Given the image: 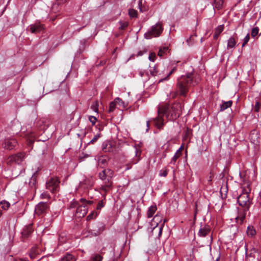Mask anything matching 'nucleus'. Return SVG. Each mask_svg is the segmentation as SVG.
<instances>
[{
	"mask_svg": "<svg viewBox=\"0 0 261 261\" xmlns=\"http://www.w3.org/2000/svg\"><path fill=\"white\" fill-rule=\"evenodd\" d=\"M116 105L117 103L116 102H115V100H114V101H112L110 103L109 109V112L110 113L113 112L114 110Z\"/></svg>",
	"mask_w": 261,
	"mask_h": 261,
	"instance_id": "40",
	"label": "nucleus"
},
{
	"mask_svg": "<svg viewBox=\"0 0 261 261\" xmlns=\"http://www.w3.org/2000/svg\"><path fill=\"white\" fill-rule=\"evenodd\" d=\"M105 202L103 200H100L97 205V209L100 210L102 207L105 206Z\"/></svg>",
	"mask_w": 261,
	"mask_h": 261,
	"instance_id": "44",
	"label": "nucleus"
},
{
	"mask_svg": "<svg viewBox=\"0 0 261 261\" xmlns=\"http://www.w3.org/2000/svg\"><path fill=\"white\" fill-rule=\"evenodd\" d=\"M163 31V28L161 22H158L152 25L148 31L144 34V37L146 39H150L153 37L160 36Z\"/></svg>",
	"mask_w": 261,
	"mask_h": 261,
	"instance_id": "5",
	"label": "nucleus"
},
{
	"mask_svg": "<svg viewBox=\"0 0 261 261\" xmlns=\"http://www.w3.org/2000/svg\"><path fill=\"white\" fill-rule=\"evenodd\" d=\"M17 144V141L13 138H7L3 143L4 147L8 150L14 148Z\"/></svg>",
	"mask_w": 261,
	"mask_h": 261,
	"instance_id": "10",
	"label": "nucleus"
},
{
	"mask_svg": "<svg viewBox=\"0 0 261 261\" xmlns=\"http://www.w3.org/2000/svg\"><path fill=\"white\" fill-rule=\"evenodd\" d=\"M134 149H135V152L136 153V155H138V152L139 151L138 150L137 148H134Z\"/></svg>",
	"mask_w": 261,
	"mask_h": 261,
	"instance_id": "54",
	"label": "nucleus"
},
{
	"mask_svg": "<svg viewBox=\"0 0 261 261\" xmlns=\"http://www.w3.org/2000/svg\"><path fill=\"white\" fill-rule=\"evenodd\" d=\"M102 257L100 254H92L89 261H101Z\"/></svg>",
	"mask_w": 261,
	"mask_h": 261,
	"instance_id": "27",
	"label": "nucleus"
},
{
	"mask_svg": "<svg viewBox=\"0 0 261 261\" xmlns=\"http://www.w3.org/2000/svg\"><path fill=\"white\" fill-rule=\"evenodd\" d=\"M181 147L179 148L177 151L176 152H175V154L174 155V156L172 157V158L171 159V160L170 162V164H175V162L176 161V160H177L178 158H179L180 157V156L181 155V152H180V149H181Z\"/></svg>",
	"mask_w": 261,
	"mask_h": 261,
	"instance_id": "23",
	"label": "nucleus"
},
{
	"mask_svg": "<svg viewBox=\"0 0 261 261\" xmlns=\"http://www.w3.org/2000/svg\"><path fill=\"white\" fill-rule=\"evenodd\" d=\"M1 215H2V213H1V212H0V216H1Z\"/></svg>",
	"mask_w": 261,
	"mask_h": 261,
	"instance_id": "64",
	"label": "nucleus"
},
{
	"mask_svg": "<svg viewBox=\"0 0 261 261\" xmlns=\"http://www.w3.org/2000/svg\"><path fill=\"white\" fill-rule=\"evenodd\" d=\"M256 230L254 229V227L251 225H249L247 227V233L248 236L253 237H254L256 234Z\"/></svg>",
	"mask_w": 261,
	"mask_h": 261,
	"instance_id": "24",
	"label": "nucleus"
},
{
	"mask_svg": "<svg viewBox=\"0 0 261 261\" xmlns=\"http://www.w3.org/2000/svg\"><path fill=\"white\" fill-rule=\"evenodd\" d=\"M237 42L234 37H231L227 41V48H233L236 46Z\"/></svg>",
	"mask_w": 261,
	"mask_h": 261,
	"instance_id": "22",
	"label": "nucleus"
},
{
	"mask_svg": "<svg viewBox=\"0 0 261 261\" xmlns=\"http://www.w3.org/2000/svg\"><path fill=\"white\" fill-rule=\"evenodd\" d=\"M93 213H91L90 214H89L88 216H87V219L88 220H91L93 218Z\"/></svg>",
	"mask_w": 261,
	"mask_h": 261,
	"instance_id": "50",
	"label": "nucleus"
},
{
	"mask_svg": "<svg viewBox=\"0 0 261 261\" xmlns=\"http://www.w3.org/2000/svg\"><path fill=\"white\" fill-rule=\"evenodd\" d=\"M246 261H260L261 255L259 250L254 247L246 249Z\"/></svg>",
	"mask_w": 261,
	"mask_h": 261,
	"instance_id": "6",
	"label": "nucleus"
},
{
	"mask_svg": "<svg viewBox=\"0 0 261 261\" xmlns=\"http://www.w3.org/2000/svg\"><path fill=\"white\" fill-rule=\"evenodd\" d=\"M139 75L141 77H145V81L148 80L149 79V75L144 70H141L139 72Z\"/></svg>",
	"mask_w": 261,
	"mask_h": 261,
	"instance_id": "34",
	"label": "nucleus"
},
{
	"mask_svg": "<svg viewBox=\"0 0 261 261\" xmlns=\"http://www.w3.org/2000/svg\"><path fill=\"white\" fill-rule=\"evenodd\" d=\"M50 196L49 195L47 192H43L41 194V198H49Z\"/></svg>",
	"mask_w": 261,
	"mask_h": 261,
	"instance_id": "47",
	"label": "nucleus"
},
{
	"mask_svg": "<svg viewBox=\"0 0 261 261\" xmlns=\"http://www.w3.org/2000/svg\"><path fill=\"white\" fill-rule=\"evenodd\" d=\"M249 139L252 143L257 145L259 142L258 132L256 130H252L249 135Z\"/></svg>",
	"mask_w": 261,
	"mask_h": 261,
	"instance_id": "14",
	"label": "nucleus"
},
{
	"mask_svg": "<svg viewBox=\"0 0 261 261\" xmlns=\"http://www.w3.org/2000/svg\"><path fill=\"white\" fill-rule=\"evenodd\" d=\"M211 228L207 225H204V226H201V228L199 229L198 231V236L199 237H205L208 236L210 238V245L212 241V234H210Z\"/></svg>",
	"mask_w": 261,
	"mask_h": 261,
	"instance_id": "9",
	"label": "nucleus"
},
{
	"mask_svg": "<svg viewBox=\"0 0 261 261\" xmlns=\"http://www.w3.org/2000/svg\"><path fill=\"white\" fill-rule=\"evenodd\" d=\"M128 14L130 17L135 18L137 16V11L134 9H129Z\"/></svg>",
	"mask_w": 261,
	"mask_h": 261,
	"instance_id": "36",
	"label": "nucleus"
},
{
	"mask_svg": "<svg viewBox=\"0 0 261 261\" xmlns=\"http://www.w3.org/2000/svg\"><path fill=\"white\" fill-rule=\"evenodd\" d=\"M98 176L103 182L100 189L104 192L102 196L105 199L107 193L111 189L112 186L113 171L110 169H105L99 173Z\"/></svg>",
	"mask_w": 261,
	"mask_h": 261,
	"instance_id": "4",
	"label": "nucleus"
},
{
	"mask_svg": "<svg viewBox=\"0 0 261 261\" xmlns=\"http://www.w3.org/2000/svg\"><path fill=\"white\" fill-rule=\"evenodd\" d=\"M97 163L100 166H105L107 163V159L104 157H100L98 159Z\"/></svg>",
	"mask_w": 261,
	"mask_h": 261,
	"instance_id": "31",
	"label": "nucleus"
},
{
	"mask_svg": "<svg viewBox=\"0 0 261 261\" xmlns=\"http://www.w3.org/2000/svg\"><path fill=\"white\" fill-rule=\"evenodd\" d=\"M94 179L93 177H86L84 180L81 181L80 184L81 186L84 185V188H89L92 187L94 184Z\"/></svg>",
	"mask_w": 261,
	"mask_h": 261,
	"instance_id": "15",
	"label": "nucleus"
},
{
	"mask_svg": "<svg viewBox=\"0 0 261 261\" xmlns=\"http://www.w3.org/2000/svg\"><path fill=\"white\" fill-rule=\"evenodd\" d=\"M250 189L247 190L243 189L242 193L237 197L238 203L242 208L238 209V214L236 220V222L240 224L244 222L246 213L252 203L251 199L250 197Z\"/></svg>",
	"mask_w": 261,
	"mask_h": 261,
	"instance_id": "2",
	"label": "nucleus"
},
{
	"mask_svg": "<svg viewBox=\"0 0 261 261\" xmlns=\"http://www.w3.org/2000/svg\"><path fill=\"white\" fill-rule=\"evenodd\" d=\"M159 70L158 69V66L155 65L152 69H150V73L152 76H156L158 75H160L161 73H159Z\"/></svg>",
	"mask_w": 261,
	"mask_h": 261,
	"instance_id": "29",
	"label": "nucleus"
},
{
	"mask_svg": "<svg viewBox=\"0 0 261 261\" xmlns=\"http://www.w3.org/2000/svg\"><path fill=\"white\" fill-rule=\"evenodd\" d=\"M60 181L57 177H50L46 182V187L52 193L59 191Z\"/></svg>",
	"mask_w": 261,
	"mask_h": 261,
	"instance_id": "8",
	"label": "nucleus"
},
{
	"mask_svg": "<svg viewBox=\"0 0 261 261\" xmlns=\"http://www.w3.org/2000/svg\"><path fill=\"white\" fill-rule=\"evenodd\" d=\"M120 26L119 27V29L124 30H125L128 26L127 22H122L120 21Z\"/></svg>",
	"mask_w": 261,
	"mask_h": 261,
	"instance_id": "42",
	"label": "nucleus"
},
{
	"mask_svg": "<svg viewBox=\"0 0 261 261\" xmlns=\"http://www.w3.org/2000/svg\"><path fill=\"white\" fill-rule=\"evenodd\" d=\"M232 104V100H229L227 101H222V103L220 105V111H223L228 108H230Z\"/></svg>",
	"mask_w": 261,
	"mask_h": 261,
	"instance_id": "20",
	"label": "nucleus"
},
{
	"mask_svg": "<svg viewBox=\"0 0 261 261\" xmlns=\"http://www.w3.org/2000/svg\"><path fill=\"white\" fill-rule=\"evenodd\" d=\"M39 251L37 247L35 246L32 247V248L31 249L29 253V256L32 259H34L36 257V255L39 254Z\"/></svg>",
	"mask_w": 261,
	"mask_h": 261,
	"instance_id": "21",
	"label": "nucleus"
},
{
	"mask_svg": "<svg viewBox=\"0 0 261 261\" xmlns=\"http://www.w3.org/2000/svg\"><path fill=\"white\" fill-rule=\"evenodd\" d=\"M92 109H93L94 111H95V112H97L98 111V109L96 107H95L94 106H93V107H91Z\"/></svg>",
	"mask_w": 261,
	"mask_h": 261,
	"instance_id": "55",
	"label": "nucleus"
},
{
	"mask_svg": "<svg viewBox=\"0 0 261 261\" xmlns=\"http://www.w3.org/2000/svg\"><path fill=\"white\" fill-rule=\"evenodd\" d=\"M66 2V0H57L55 3L53 5L52 8V11L53 12H55L56 10L59 11L58 10V7L61 4Z\"/></svg>",
	"mask_w": 261,
	"mask_h": 261,
	"instance_id": "26",
	"label": "nucleus"
},
{
	"mask_svg": "<svg viewBox=\"0 0 261 261\" xmlns=\"http://www.w3.org/2000/svg\"><path fill=\"white\" fill-rule=\"evenodd\" d=\"M257 202L260 205H261V194H260L259 196L258 197Z\"/></svg>",
	"mask_w": 261,
	"mask_h": 261,
	"instance_id": "51",
	"label": "nucleus"
},
{
	"mask_svg": "<svg viewBox=\"0 0 261 261\" xmlns=\"http://www.w3.org/2000/svg\"><path fill=\"white\" fill-rule=\"evenodd\" d=\"M198 83V80L194 79L192 73L186 75H182L177 80V87L180 94L182 96H186L188 88L194 86Z\"/></svg>",
	"mask_w": 261,
	"mask_h": 261,
	"instance_id": "3",
	"label": "nucleus"
},
{
	"mask_svg": "<svg viewBox=\"0 0 261 261\" xmlns=\"http://www.w3.org/2000/svg\"><path fill=\"white\" fill-rule=\"evenodd\" d=\"M159 236H160L162 234L163 228H162V227H160L159 228Z\"/></svg>",
	"mask_w": 261,
	"mask_h": 261,
	"instance_id": "52",
	"label": "nucleus"
},
{
	"mask_svg": "<svg viewBox=\"0 0 261 261\" xmlns=\"http://www.w3.org/2000/svg\"><path fill=\"white\" fill-rule=\"evenodd\" d=\"M47 208V204L46 202H40L35 207V214L37 215H42L45 213Z\"/></svg>",
	"mask_w": 261,
	"mask_h": 261,
	"instance_id": "11",
	"label": "nucleus"
},
{
	"mask_svg": "<svg viewBox=\"0 0 261 261\" xmlns=\"http://www.w3.org/2000/svg\"><path fill=\"white\" fill-rule=\"evenodd\" d=\"M115 102H116L117 105L123 108L125 107V103L119 97H117L115 99Z\"/></svg>",
	"mask_w": 261,
	"mask_h": 261,
	"instance_id": "32",
	"label": "nucleus"
},
{
	"mask_svg": "<svg viewBox=\"0 0 261 261\" xmlns=\"http://www.w3.org/2000/svg\"><path fill=\"white\" fill-rule=\"evenodd\" d=\"M259 29L257 27L254 28L252 29L251 35L252 37H255L258 33Z\"/></svg>",
	"mask_w": 261,
	"mask_h": 261,
	"instance_id": "39",
	"label": "nucleus"
},
{
	"mask_svg": "<svg viewBox=\"0 0 261 261\" xmlns=\"http://www.w3.org/2000/svg\"><path fill=\"white\" fill-rule=\"evenodd\" d=\"M100 137H101L100 133L97 134L96 135H95L94 136V137L92 138V139L88 143V144H94Z\"/></svg>",
	"mask_w": 261,
	"mask_h": 261,
	"instance_id": "33",
	"label": "nucleus"
},
{
	"mask_svg": "<svg viewBox=\"0 0 261 261\" xmlns=\"http://www.w3.org/2000/svg\"><path fill=\"white\" fill-rule=\"evenodd\" d=\"M174 172H175V170H174V169H173V175L174 174Z\"/></svg>",
	"mask_w": 261,
	"mask_h": 261,
	"instance_id": "62",
	"label": "nucleus"
},
{
	"mask_svg": "<svg viewBox=\"0 0 261 261\" xmlns=\"http://www.w3.org/2000/svg\"><path fill=\"white\" fill-rule=\"evenodd\" d=\"M181 111L182 107L180 103H174L171 107L167 103L160 105L158 109V117L153 119L155 125L158 128L161 129L165 123V116L167 119L174 120L180 116Z\"/></svg>",
	"mask_w": 261,
	"mask_h": 261,
	"instance_id": "1",
	"label": "nucleus"
},
{
	"mask_svg": "<svg viewBox=\"0 0 261 261\" xmlns=\"http://www.w3.org/2000/svg\"><path fill=\"white\" fill-rule=\"evenodd\" d=\"M224 30V25H220L217 27L215 30L214 34L213 35V38L214 39H217L220 34L223 32Z\"/></svg>",
	"mask_w": 261,
	"mask_h": 261,
	"instance_id": "19",
	"label": "nucleus"
},
{
	"mask_svg": "<svg viewBox=\"0 0 261 261\" xmlns=\"http://www.w3.org/2000/svg\"><path fill=\"white\" fill-rule=\"evenodd\" d=\"M156 211V206L152 205L149 207L148 211H147V217L148 218H151L153 215H154V213Z\"/></svg>",
	"mask_w": 261,
	"mask_h": 261,
	"instance_id": "25",
	"label": "nucleus"
},
{
	"mask_svg": "<svg viewBox=\"0 0 261 261\" xmlns=\"http://www.w3.org/2000/svg\"><path fill=\"white\" fill-rule=\"evenodd\" d=\"M260 106H261V104L259 102L256 101L255 103V106H254V107L253 108V110L256 112H259V111L260 110Z\"/></svg>",
	"mask_w": 261,
	"mask_h": 261,
	"instance_id": "41",
	"label": "nucleus"
},
{
	"mask_svg": "<svg viewBox=\"0 0 261 261\" xmlns=\"http://www.w3.org/2000/svg\"><path fill=\"white\" fill-rule=\"evenodd\" d=\"M223 3V0H215L214 7H215L217 9L219 10L222 8Z\"/></svg>",
	"mask_w": 261,
	"mask_h": 261,
	"instance_id": "30",
	"label": "nucleus"
},
{
	"mask_svg": "<svg viewBox=\"0 0 261 261\" xmlns=\"http://www.w3.org/2000/svg\"><path fill=\"white\" fill-rule=\"evenodd\" d=\"M80 205V204H79V202L75 201V200H73L70 203L69 208H75V207L77 208V207Z\"/></svg>",
	"mask_w": 261,
	"mask_h": 261,
	"instance_id": "38",
	"label": "nucleus"
},
{
	"mask_svg": "<svg viewBox=\"0 0 261 261\" xmlns=\"http://www.w3.org/2000/svg\"><path fill=\"white\" fill-rule=\"evenodd\" d=\"M28 30L32 33H38L41 32L43 30V25L40 23L30 25Z\"/></svg>",
	"mask_w": 261,
	"mask_h": 261,
	"instance_id": "13",
	"label": "nucleus"
},
{
	"mask_svg": "<svg viewBox=\"0 0 261 261\" xmlns=\"http://www.w3.org/2000/svg\"><path fill=\"white\" fill-rule=\"evenodd\" d=\"M155 118H154V119H155ZM153 118H151L150 120H148V121H147L146 122V126H147V129H146V132H147L148 130H149V122L150 121H153V123H154V125L156 127V126L155 125V123H154V120H153Z\"/></svg>",
	"mask_w": 261,
	"mask_h": 261,
	"instance_id": "49",
	"label": "nucleus"
},
{
	"mask_svg": "<svg viewBox=\"0 0 261 261\" xmlns=\"http://www.w3.org/2000/svg\"><path fill=\"white\" fill-rule=\"evenodd\" d=\"M16 261H29L28 259L26 258H20L18 260H16Z\"/></svg>",
	"mask_w": 261,
	"mask_h": 261,
	"instance_id": "53",
	"label": "nucleus"
},
{
	"mask_svg": "<svg viewBox=\"0 0 261 261\" xmlns=\"http://www.w3.org/2000/svg\"><path fill=\"white\" fill-rule=\"evenodd\" d=\"M94 233L95 236H97L100 233V231H96V232H94Z\"/></svg>",
	"mask_w": 261,
	"mask_h": 261,
	"instance_id": "56",
	"label": "nucleus"
},
{
	"mask_svg": "<svg viewBox=\"0 0 261 261\" xmlns=\"http://www.w3.org/2000/svg\"><path fill=\"white\" fill-rule=\"evenodd\" d=\"M142 55V54L141 52L138 53V55H139V56H141Z\"/></svg>",
	"mask_w": 261,
	"mask_h": 261,
	"instance_id": "61",
	"label": "nucleus"
},
{
	"mask_svg": "<svg viewBox=\"0 0 261 261\" xmlns=\"http://www.w3.org/2000/svg\"><path fill=\"white\" fill-rule=\"evenodd\" d=\"M25 156V154L20 152L10 156L8 159L9 162H15L18 164H20Z\"/></svg>",
	"mask_w": 261,
	"mask_h": 261,
	"instance_id": "12",
	"label": "nucleus"
},
{
	"mask_svg": "<svg viewBox=\"0 0 261 261\" xmlns=\"http://www.w3.org/2000/svg\"><path fill=\"white\" fill-rule=\"evenodd\" d=\"M138 161V159H137L135 162H134V164H136Z\"/></svg>",
	"mask_w": 261,
	"mask_h": 261,
	"instance_id": "60",
	"label": "nucleus"
},
{
	"mask_svg": "<svg viewBox=\"0 0 261 261\" xmlns=\"http://www.w3.org/2000/svg\"><path fill=\"white\" fill-rule=\"evenodd\" d=\"M33 232L32 226L29 225L25 226L22 231V236L24 238H28Z\"/></svg>",
	"mask_w": 261,
	"mask_h": 261,
	"instance_id": "17",
	"label": "nucleus"
},
{
	"mask_svg": "<svg viewBox=\"0 0 261 261\" xmlns=\"http://www.w3.org/2000/svg\"><path fill=\"white\" fill-rule=\"evenodd\" d=\"M168 51V47H164L162 48H161L158 53V55L160 57H162L166 52Z\"/></svg>",
	"mask_w": 261,
	"mask_h": 261,
	"instance_id": "35",
	"label": "nucleus"
},
{
	"mask_svg": "<svg viewBox=\"0 0 261 261\" xmlns=\"http://www.w3.org/2000/svg\"><path fill=\"white\" fill-rule=\"evenodd\" d=\"M10 203L6 201H3L0 202V210H6L10 207Z\"/></svg>",
	"mask_w": 261,
	"mask_h": 261,
	"instance_id": "28",
	"label": "nucleus"
},
{
	"mask_svg": "<svg viewBox=\"0 0 261 261\" xmlns=\"http://www.w3.org/2000/svg\"><path fill=\"white\" fill-rule=\"evenodd\" d=\"M176 92H175V93H174L173 95V97H175L176 96Z\"/></svg>",
	"mask_w": 261,
	"mask_h": 261,
	"instance_id": "59",
	"label": "nucleus"
},
{
	"mask_svg": "<svg viewBox=\"0 0 261 261\" xmlns=\"http://www.w3.org/2000/svg\"><path fill=\"white\" fill-rule=\"evenodd\" d=\"M81 201L82 204L77 207L75 212V216L77 218L84 217L87 214L88 212L87 204H90L92 203V201H87L83 198L81 199Z\"/></svg>",
	"mask_w": 261,
	"mask_h": 261,
	"instance_id": "7",
	"label": "nucleus"
},
{
	"mask_svg": "<svg viewBox=\"0 0 261 261\" xmlns=\"http://www.w3.org/2000/svg\"><path fill=\"white\" fill-rule=\"evenodd\" d=\"M249 185L247 184V187L248 188H249Z\"/></svg>",
	"mask_w": 261,
	"mask_h": 261,
	"instance_id": "63",
	"label": "nucleus"
},
{
	"mask_svg": "<svg viewBox=\"0 0 261 261\" xmlns=\"http://www.w3.org/2000/svg\"><path fill=\"white\" fill-rule=\"evenodd\" d=\"M208 181L209 182H210V181H212V177H211V176H210L209 179H208Z\"/></svg>",
	"mask_w": 261,
	"mask_h": 261,
	"instance_id": "57",
	"label": "nucleus"
},
{
	"mask_svg": "<svg viewBox=\"0 0 261 261\" xmlns=\"http://www.w3.org/2000/svg\"><path fill=\"white\" fill-rule=\"evenodd\" d=\"M59 261H76V258L72 254L67 253L62 257Z\"/></svg>",
	"mask_w": 261,
	"mask_h": 261,
	"instance_id": "18",
	"label": "nucleus"
},
{
	"mask_svg": "<svg viewBox=\"0 0 261 261\" xmlns=\"http://www.w3.org/2000/svg\"><path fill=\"white\" fill-rule=\"evenodd\" d=\"M156 58L155 54L154 53H151L149 56V59L150 61L154 62L155 58Z\"/></svg>",
	"mask_w": 261,
	"mask_h": 261,
	"instance_id": "46",
	"label": "nucleus"
},
{
	"mask_svg": "<svg viewBox=\"0 0 261 261\" xmlns=\"http://www.w3.org/2000/svg\"><path fill=\"white\" fill-rule=\"evenodd\" d=\"M176 67H174L172 69H171L169 71H167L168 69H164V70L163 71V73H164L165 76L163 78L161 79L159 81V83L162 82L164 81L168 80V77L176 71Z\"/></svg>",
	"mask_w": 261,
	"mask_h": 261,
	"instance_id": "16",
	"label": "nucleus"
},
{
	"mask_svg": "<svg viewBox=\"0 0 261 261\" xmlns=\"http://www.w3.org/2000/svg\"><path fill=\"white\" fill-rule=\"evenodd\" d=\"M139 8H140V10L141 12H143L144 10L140 7V6H139Z\"/></svg>",
	"mask_w": 261,
	"mask_h": 261,
	"instance_id": "58",
	"label": "nucleus"
},
{
	"mask_svg": "<svg viewBox=\"0 0 261 261\" xmlns=\"http://www.w3.org/2000/svg\"><path fill=\"white\" fill-rule=\"evenodd\" d=\"M89 120L90 121V122H91L92 124L93 125L95 124L97 119L95 117L93 116H90L89 117Z\"/></svg>",
	"mask_w": 261,
	"mask_h": 261,
	"instance_id": "45",
	"label": "nucleus"
},
{
	"mask_svg": "<svg viewBox=\"0 0 261 261\" xmlns=\"http://www.w3.org/2000/svg\"><path fill=\"white\" fill-rule=\"evenodd\" d=\"M168 171L167 170L166 168H164L160 171L159 176L166 177L168 174Z\"/></svg>",
	"mask_w": 261,
	"mask_h": 261,
	"instance_id": "37",
	"label": "nucleus"
},
{
	"mask_svg": "<svg viewBox=\"0 0 261 261\" xmlns=\"http://www.w3.org/2000/svg\"><path fill=\"white\" fill-rule=\"evenodd\" d=\"M250 39V36H249V34L248 33L246 36L244 37V38L243 39V43L242 45V47H244L249 41Z\"/></svg>",
	"mask_w": 261,
	"mask_h": 261,
	"instance_id": "43",
	"label": "nucleus"
},
{
	"mask_svg": "<svg viewBox=\"0 0 261 261\" xmlns=\"http://www.w3.org/2000/svg\"><path fill=\"white\" fill-rule=\"evenodd\" d=\"M111 147V144H109L107 145V146L106 147H103L102 148V150L103 151L107 152V151H111V149H110Z\"/></svg>",
	"mask_w": 261,
	"mask_h": 261,
	"instance_id": "48",
	"label": "nucleus"
}]
</instances>
